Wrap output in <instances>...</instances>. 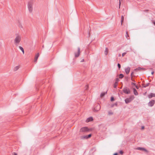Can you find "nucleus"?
<instances>
[{"label":"nucleus","instance_id":"nucleus-1","mask_svg":"<svg viewBox=\"0 0 155 155\" xmlns=\"http://www.w3.org/2000/svg\"><path fill=\"white\" fill-rule=\"evenodd\" d=\"M16 37L14 39V43L16 45L18 44L21 41V37L18 34H16Z\"/></svg>","mask_w":155,"mask_h":155},{"label":"nucleus","instance_id":"nucleus-2","mask_svg":"<svg viewBox=\"0 0 155 155\" xmlns=\"http://www.w3.org/2000/svg\"><path fill=\"white\" fill-rule=\"evenodd\" d=\"M92 130V128L89 129L87 127H81L80 130V132H84L91 131Z\"/></svg>","mask_w":155,"mask_h":155},{"label":"nucleus","instance_id":"nucleus-3","mask_svg":"<svg viewBox=\"0 0 155 155\" xmlns=\"http://www.w3.org/2000/svg\"><path fill=\"white\" fill-rule=\"evenodd\" d=\"M33 1H30L28 3V6L29 11L31 13L32 11L33 7Z\"/></svg>","mask_w":155,"mask_h":155},{"label":"nucleus","instance_id":"nucleus-4","mask_svg":"<svg viewBox=\"0 0 155 155\" xmlns=\"http://www.w3.org/2000/svg\"><path fill=\"white\" fill-rule=\"evenodd\" d=\"M101 109V106L98 103L96 104L94 106V107L93 111L94 112H96L99 111Z\"/></svg>","mask_w":155,"mask_h":155},{"label":"nucleus","instance_id":"nucleus-5","mask_svg":"<svg viewBox=\"0 0 155 155\" xmlns=\"http://www.w3.org/2000/svg\"><path fill=\"white\" fill-rule=\"evenodd\" d=\"M124 93L127 94H129L130 93V91L127 87H124L123 90Z\"/></svg>","mask_w":155,"mask_h":155},{"label":"nucleus","instance_id":"nucleus-6","mask_svg":"<svg viewBox=\"0 0 155 155\" xmlns=\"http://www.w3.org/2000/svg\"><path fill=\"white\" fill-rule=\"evenodd\" d=\"M155 103V101L154 100H152L150 101L148 104L149 106L152 107L153 106Z\"/></svg>","mask_w":155,"mask_h":155},{"label":"nucleus","instance_id":"nucleus-7","mask_svg":"<svg viewBox=\"0 0 155 155\" xmlns=\"http://www.w3.org/2000/svg\"><path fill=\"white\" fill-rule=\"evenodd\" d=\"M92 136L91 134H89L87 135L82 136L81 137L82 139H88L90 138Z\"/></svg>","mask_w":155,"mask_h":155},{"label":"nucleus","instance_id":"nucleus-8","mask_svg":"<svg viewBox=\"0 0 155 155\" xmlns=\"http://www.w3.org/2000/svg\"><path fill=\"white\" fill-rule=\"evenodd\" d=\"M80 49L79 47H78V51L77 53L75 52V56L76 58L78 57L80 55Z\"/></svg>","mask_w":155,"mask_h":155},{"label":"nucleus","instance_id":"nucleus-9","mask_svg":"<svg viewBox=\"0 0 155 155\" xmlns=\"http://www.w3.org/2000/svg\"><path fill=\"white\" fill-rule=\"evenodd\" d=\"M136 149L144 151L147 153L148 152V151L147 150L143 147H138Z\"/></svg>","mask_w":155,"mask_h":155},{"label":"nucleus","instance_id":"nucleus-10","mask_svg":"<svg viewBox=\"0 0 155 155\" xmlns=\"http://www.w3.org/2000/svg\"><path fill=\"white\" fill-rule=\"evenodd\" d=\"M130 68L129 67H128L127 68H125V72L127 74H129L130 71Z\"/></svg>","mask_w":155,"mask_h":155},{"label":"nucleus","instance_id":"nucleus-11","mask_svg":"<svg viewBox=\"0 0 155 155\" xmlns=\"http://www.w3.org/2000/svg\"><path fill=\"white\" fill-rule=\"evenodd\" d=\"M39 56V53H38L35 56L34 59V62H36L37 61L38 59Z\"/></svg>","mask_w":155,"mask_h":155},{"label":"nucleus","instance_id":"nucleus-12","mask_svg":"<svg viewBox=\"0 0 155 155\" xmlns=\"http://www.w3.org/2000/svg\"><path fill=\"white\" fill-rule=\"evenodd\" d=\"M153 97H155V93H150L148 95V97L149 98H151Z\"/></svg>","mask_w":155,"mask_h":155},{"label":"nucleus","instance_id":"nucleus-13","mask_svg":"<svg viewBox=\"0 0 155 155\" xmlns=\"http://www.w3.org/2000/svg\"><path fill=\"white\" fill-rule=\"evenodd\" d=\"M93 120V118L92 117H90L87 119L86 121V122L87 123L90 121H92Z\"/></svg>","mask_w":155,"mask_h":155},{"label":"nucleus","instance_id":"nucleus-14","mask_svg":"<svg viewBox=\"0 0 155 155\" xmlns=\"http://www.w3.org/2000/svg\"><path fill=\"white\" fill-rule=\"evenodd\" d=\"M145 68H141L140 67H138L136 69H134V70L136 71H142V70H145Z\"/></svg>","mask_w":155,"mask_h":155},{"label":"nucleus","instance_id":"nucleus-15","mask_svg":"<svg viewBox=\"0 0 155 155\" xmlns=\"http://www.w3.org/2000/svg\"><path fill=\"white\" fill-rule=\"evenodd\" d=\"M125 102L126 104H128L131 102V101L128 98H126L125 100Z\"/></svg>","mask_w":155,"mask_h":155},{"label":"nucleus","instance_id":"nucleus-16","mask_svg":"<svg viewBox=\"0 0 155 155\" xmlns=\"http://www.w3.org/2000/svg\"><path fill=\"white\" fill-rule=\"evenodd\" d=\"M133 90L134 93V95H137L138 93H137V90H136V89L135 88H133Z\"/></svg>","mask_w":155,"mask_h":155},{"label":"nucleus","instance_id":"nucleus-17","mask_svg":"<svg viewBox=\"0 0 155 155\" xmlns=\"http://www.w3.org/2000/svg\"><path fill=\"white\" fill-rule=\"evenodd\" d=\"M108 51V49L107 48H106L105 50L104 51V54L105 55H107V54Z\"/></svg>","mask_w":155,"mask_h":155},{"label":"nucleus","instance_id":"nucleus-18","mask_svg":"<svg viewBox=\"0 0 155 155\" xmlns=\"http://www.w3.org/2000/svg\"><path fill=\"white\" fill-rule=\"evenodd\" d=\"M107 92H102V93H101V94H100L101 97H104V95H105V94H107Z\"/></svg>","mask_w":155,"mask_h":155},{"label":"nucleus","instance_id":"nucleus-19","mask_svg":"<svg viewBox=\"0 0 155 155\" xmlns=\"http://www.w3.org/2000/svg\"><path fill=\"white\" fill-rule=\"evenodd\" d=\"M134 97L133 95H131L128 98L131 101L134 99Z\"/></svg>","mask_w":155,"mask_h":155},{"label":"nucleus","instance_id":"nucleus-20","mask_svg":"<svg viewBox=\"0 0 155 155\" xmlns=\"http://www.w3.org/2000/svg\"><path fill=\"white\" fill-rule=\"evenodd\" d=\"M124 21V17L123 15H122L121 17V25H122Z\"/></svg>","mask_w":155,"mask_h":155},{"label":"nucleus","instance_id":"nucleus-21","mask_svg":"<svg viewBox=\"0 0 155 155\" xmlns=\"http://www.w3.org/2000/svg\"><path fill=\"white\" fill-rule=\"evenodd\" d=\"M150 84V83H147L146 84H143L142 86H143V87L145 88V87H147L149 86V85Z\"/></svg>","mask_w":155,"mask_h":155},{"label":"nucleus","instance_id":"nucleus-22","mask_svg":"<svg viewBox=\"0 0 155 155\" xmlns=\"http://www.w3.org/2000/svg\"><path fill=\"white\" fill-rule=\"evenodd\" d=\"M19 48L21 51L23 52V54H24V51L23 48L22 47H21L20 46H19Z\"/></svg>","mask_w":155,"mask_h":155},{"label":"nucleus","instance_id":"nucleus-23","mask_svg":"<svg viewBox=\"0 0 155 155\" xmlns=\"http://www.w3.org/2000/svg\"><path fill=\"white\" fill-rule=\"evenodd\" d=\"M125 36L127 39H129L130 37H129V35H128V34L127 31L126 32V35H125Z\"/></svg>","mask_w":155,"mask_h":155},{"label":"nucleus","instance_id":"nucleus-24","mask_svg":"<svg viewBox=\"0 0 155 155\" xmlns=\"http://www.w3.org/2000/svg\"><path fill=\"white\" fill-rule=\"evenodd\" d=\"M119 77L121 79L122 78L124 77V76L123 74H121L119 75Z\"/></svg>","mask_w":155,"mask_h":155},{"label":"nucleus","instance_id":"nucleus-25","mask_svg":"<svg viewBox=\"0 0 155 155\" xmlns=\"http://www.w3.org/2000/svg\"><path fill=\"white\" fill-rule=\"evenodd\" d=\"M117 102H116L115 103H114V104H111V107H113L114 106H117Z\"/></svg>","mask_w":155,"mask_h":155},{"label":"nucleus","instance_id":"nucleus-26","mask_svg":"<svg viewBox=\"0 0 155 155\" xmlns=\"http://www.w3.org/2000/svg\"><path fill=\"white\" fill-rule=\"evenodd\" d=\"M19 67L18 66H16L14 68V71H16L19 69Z\"/></svg>","mask_w":155,"mask_h":155},{"label":"nucleus","instance_id":"nucleus-27","mask_svg":"<svg viewBox=\"0 0 155 155\" xmlns=\"http://www.w3.org/2000/svg\"><path fill=\"white\" fill-rule=\"evenodd\" d=\"M117 84L118 83L116 84V82H115L114 85V88H116L117 87Z\"/></svg>","mask_w":155,"mask_h":155},{"label":"nucleus","instance_id":"nucleus-28","mask_svg":"<svg viewBox=\"0 0 155 155\" xmlns=\"http://www.w3.org/2000/svg\"><path fill=\"white\" fill-rule=\"evenodd\" d=\"M119 81V79L117 78L116 79V80H115V82H116V83L117 84V83H118V82Z\"/></svg>","mask_w":155,"mask_h":155},{"label":"nucleus","instance_id":"nucleus-29","mask_svg":"<svg viewBox=\"0 0 155 155\" xmlns=\"http://www.w3.org/2000/svg\"><path fill=\"white\" fill-rule=\"evenodd\" d=\"M114 98L113 97H111L110 98V101H114Z\"/></svg>","mask_w":155,"mask_h":155},{"label":"nucleus","instance_id":"nucleus-30","mask_svg":"<svg viewBox=\"0 0 155 155\" xmlns=\"http://www.w3.org/2000/svg\"><path fill=\"white\" fill-rule=\"evenodd\" d=\"M108 114L109 115H111L113 114V113L111 111H109L108 112Z\"/></svg>","mask_w":155,"mask_h":155},{"label":"nucleus","instance_id":"nucleus-31","mask_svg":"<svg viewBox=\"0 0 155 155\" xmlns=\"http://www.w3.org/2000/svg\"><path fill=\"white\" fill-rule=\"evenodd\" d=\"M117 66L118 68L119 69H120V68H121V65L120 64L118 63L117 64Z\"/></svg>","mask_w":155,"mask_h":155},{"label":"nucleus","instance_id":"nucleus-32","mask_svg":"<svg viewBox=\"0 0 155 155\" xmlns=\"http://www.w3.org/2000/svg\"><path fill=\"white\" fill-rule=\"evenodd\" d=\"M126 54V52H124L122 53V57H124L125 55Z\"/></svg>","mask_w":155,"mask_h":155},{"label":"nucleus","instance_id":"nucleus-33","mask_svg":"<svg viewBox=\"0 0 155 155\" xmlns=\"http://www.w3.org/2000/svg\"><path fill=\"white\" fill-rule=\"evenodd\" d=\"M119 153L121 154H123L124 152L122 150H120V151Z\"/></svg>","mask_w":155,"mask_h":155},{"label":"nucleus","instance_id":"nucleus-34","mask_svg":"<svg viewBox=\"0 0 155 155\" xmlns=\"http://www.w3.org/2000/svg\"><path fill=\"white\" fill-rule=\"evenodd\" d=\"M121 5V1L120 0H119V8H120V5Z\"/></svg>","mask_w":155,"mask_h":155},{"label":"nucleus","instance_id":"nucleus-35","mask_svg":"<svg viewBox=\"0 0 155 155\" xmlns=\"http://www.w3.org/2000/svg\"><path fill=\"white\" fill-rule=\"evenodd\" d=\"M131 85H134L135 86L136 85V84L135 83H134V82H132L131 83Z\"/></svg>","mask_w":155,"mask_h":155},{"label":"nucleus","instance_id":"nucleus-36","mask_svg":"<svg viewBox=\"0 0 155 155\" xmlns=\"http://www.w3.org/2000/svg\"><path fill=\"white\" fill-rule=\"evenodd\" d=\"M12 155H17V154L16 153L14 152L12 153Z\"/></svg>","mask_w":155,"mask_h":155},{"label":"nucleus","instance_id":"nucleus-37","mask_svg":"<svg viewBox=\"0 0 155 155\" xmlns=\"http://www.w3.org/2000/svg\"><path fill=\"white\" fill-rule=\"evenodd\" d=\"M134 74V72L133 71L132 72L131 74V76L132 77L133 75Z\"/></svg>","mask_w":155,"mask_h":155},{"label":"nucleus","instance_id":"nucleus-38","mask_svg":"<svg viewBox=\"0 0 155 155\" xmlns=\"http://www.w3.org/2000/svg\"><path fill=\"white\" fill-rule=\"evenodd\" d=\"M144 129V126H142L141 127V130H143Z\"/></svg>","mask_w":155,"mask_h":155},{"label":"nucleus","instance_id":"nucleus-39","mask_svg":"<svg viewBox=\"0 0 155 155\" xmlns=\"http://www.w3.org/2000/svg\"><path fill=\"white\" fill-rule=\"evenodd\" d=\"M19 27H20V28H23V26L21 24L19 25Z\"/></svg>","mask_w":155,"mask_h":155},{"label":"nucleus","instance_id":"nucleus-40","mask_svg":"<svg viewBox=\"0 0 155 155\" xmlns=\"http://www.w3.org/2000/svg\"><path fill=\"white\" fill-rule=\"evenodd\" d=\"M118 155V153H114V154H113V155Z\"/></svg>","mask_w":155,"mask_h":155},{"label":"nucleus","instance_id":"nucleus-41","mask_svg":"<svg viewBox=\"0 0 155 155\" xmlns=\"http://www.w3.org/2000/svg\"><path fill=\"white\" fill-rule=\"evenodd\" d=\"M131 80L133 81H135L134 80V79H133V78L132 77H131Z\"/></svg>","mask_w":155,"mask_h":155},{"label":"nucleus","instance_id":"nucleus-42","mask_svg":"<svg viewBox=\"0 0 155 155\" xmlns=\"http://www.w3.org/2000/svg\"><path fill=\"white\" fill-rule=\"evenodd\" d=\"M135 86L137 89H139V87L137 86L136 85V86Z\"/></svg>","mask_w":155,"mask_h":155},{"label":"nucleus","instance_id":"nucleus-43","mask_svg":"<svg viewBox=\"0 0 155 155\" xmlns=\"http://www.w3.org/2000/svg\"><path fill=\"white\" fill-rule=\"evenodd\" d=\"M125 78H126V79L127 81H128V77H126Z\"/></svg>","mask_w":155,"mask_h":155},{"label":"nucleus","instance_id":"nucleus-44","mask_svg":"<svg viewBox=\"0 0 155 155\" xmlns=\"http://www.w3.org/2000/svg\"><path fill=\"white\" fill-rule=\"evenodd\" d=\"M153 23L155 25V20L153 21Z\"/></svg>","mask_w":155,"mask_h":155},{"label":"nucleus","instance_id":"nucleus-45","mask_svg":"<svg viewBox=\"0 0 155 155\" xmlns=\"http://www.w3.org/2000/svg\"><path fill=\"white\" fill-rule=\"evenodd\" d=\"M84 61V59H82L81 61V62H83Z\"/></svg>","mask_w":155,"mask_h":155},{"label":"nucleus","instance_id":"nucleus-46","mask_svg":"<svg viewBox=\"0 0 155 155\" xmlns=\"http://www.w3.org/2000/svg\"><path fill=\"white\" fill-rule=\"evenodd\" d=\"M154 73V71H152V72H151V74H153Z\"/></svg>","mask_w":155,"mask_h":155},{"label":"nucleus","instance_id":"nucleus-47","mask_svg":"<svg viewBox=\"0 0 155 155\" xmlns=\"http://www.w3.org/2000/svg\"><path fill=\"white\" fill-rule=\"evenodd\" d=\"M148 11V10H146L145 11H146V12H147Z\"/></svg>","mask_w":155,"mask_h":155},{"label":"nucleus","instance_id":"nucleus-48","mask_svg":"<svg viewBox=\"0 0 155 155\" xmlns=\"http://www.w3.org/2000/svg\"><path fill=\"white\" fill-rule=\"evenodd\" d=\"M88 86H87V88L86 89V90H87V88H88Z\"/></svg>","mask_w":155,"mask_h":155}]
</instances>
